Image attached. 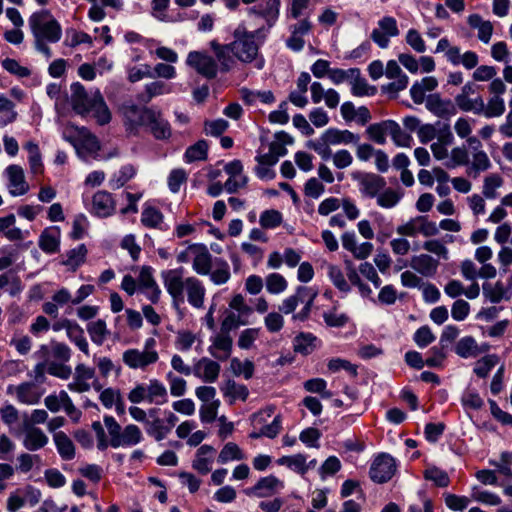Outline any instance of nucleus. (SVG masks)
<instances>
[{
    "mask_svg": "<svg viewBox=\"0 0 512 512\" xmlns=\"http://www.w3.org/2000/svg\"><path fill=\"white\" fill-rule=\"evenodd\" d=\"M467 23L472 29L477 30V37L481 42H490L494 30L490 21L484 20L479 14H471L467 18Z\"/></svg>",
    "mask_w": 512,
    "mask_h": 512,
    "instance_id": "obj_27",
    "label": "nucleus"
},
{
    "mask_svg": "<svg viewBox=\"0 0 512 512\" xmlns=\"http://www.w3.org/2000/svg\"><path fill=\"white\" fill-rule=\"evenodd\" d=\"M395 472V459L387 453H381L373 460L369 475L372 481L382 484L389 481Z\"/></svg>",
    "mask_w": 512,
    "mask_h": 512,
    "instance_id": "obj_9",
    "label": "nucleus"
},
{
    "mask_svg": "<svg viewBox=\"0 0 512 512\" xmlns=\"http://www.w3.org/2000/svg\"><path fill=\"white\" fill-rule=\"evenodd\" d=\"M146 433L153 437L156 441H161L166 438L169 433V427H165V420L161 418H154L148 420L145 424Z\"/></svg>",
    "mask_w": 512,
    "mask_h": 512,
    "instance_id": "obj_46",
    "label": "nucleus"
},
{
    "mask_svg": "<svg viewBox=\"0 0 512 512\" xmlns=\"http://www.w3.org/2000/svg\"><path fill=\"white\" fill-rule=\"evenodd\" d=\"M243 459H245V455L240 449V447L234 442H228L220 451L217 461L220 464H226L229 461Z\"/></svg>",
    "mask_w": 512,
    "mask_h": 512,
    "instance_id": "obj_50",
    "label": "nucleus"
},
{
    "mask_svg": "<svg viewBox=\"0 0 512 512\" xmlns=\"http://www.w3.org/2000/svg\"><path fill=\"white\" fill-rule=\"evenodd\" d=\"M262 29L255 32L246 31L245 27L239 26L234 31V41L231 42L233 55L242 63H254L258 70L264 67V59L258 58L259 45L255 41V37Z\"/></svg>",
    "mask_w": 512,
    "mask_h": 512,
    "instance_id": "obj_3",
    "label": "nucleus"
},
{
    "mask_svg": "<svg viewBox=\"0 0 512 512\" xmlns=\"http://www.w3.org/2000/svg\"><path fill=\"white\" fill-rule=\"evenodd\" d=\"M436 339V336L433 334L431 328L427 325L421 326L416 330L413 336L414 342L420 348H425L431 343H433Z\"/></svg>",
    "mask_w": 512,
    "mask_h": 512,
    "instance_id": "obj_64",
    "label": "nucleus"
},
{
    "mask_svg": "<svg viewBox=\"0 0 512 512\" xmlns=\"http://www.w3.org/2000/svg\"><path fill=\"white\" fill-rule=\"evenodd\" d=\"M284 487L282 481H280L274 475L262 477L258 482L251 488H247L244 492L248 496H256L259 498L269 497L273 495L278 489Z\"/></svg>",
    "mask_w": 512,
    "mask_h": 512,
    "instance_id": "obj_19",
    "label": "nucleus"
},
{
    "mask_svg": "<svg viewBox=\"0 0 512 512\" xmlns=\"http://www.w3.org/2000/svg\"><path fill=\"white\" fill-rule=\"evenodd\" d=\"M220 364L208 357H202L193 365L192 374L206 383H214L220 374Z\"/></svg>",
    "mask_w": 512,
    "mask_h": 512,
    "instance_id": "obj_17",
    "label": "nucleus"
},
{
    "mask_svg": "<svg viewBox=\"0 0 512 512\" xmlns=\"http://www.w3.org/2000/svg\"><path fill=\"white\" fill-rule=\"evenodd\" d=\"M95 378V369L83 363L75 367L73 380L67 385L72 392L83 393L91 389L90 381Z\"/></svg>",
    "mask_w": 512,
    "mask_h": 512,
    "instance_id": "obj_15",
    "label": "nucleus"
},
{
    "mask_svg": "<svg viewBox=\"0 0 512 512\" xmlns=\"http://www.w3.org/2000/svg\"><path fill=\"white\" fill-rule=\"evenodd\" d=\"M388 134L396 146L411 147L413 142L412 136L406 133L396 121L390 120V123H388Z\"/></svg>",
    "mask_w": 512,
    "mask_h": 512,
    "instance_id": "obj_40",
    "label": "nucleus"
},
{
    "mask_svg": "<svg viewBox=\"0 0 512 512\" xmlns=\"http://www.w3.org/2000/svg\"><path fill=\"white\" fill-rule=\"evenodd\" d=\"M351 178L357 182L361 196L369 199L376 198L387 185L384 177L372 172L353 171Z\"/></svg>",
    "mask_w": 512,
    "mask_h": 512,
    "instance_id": "obj_7",
    "label": "nucleus"
},
{
    "mask_svg": "<svg viewBox=\"0 0 512 512\" xmlns=\"http://www.w3.org/2000/svg\"><path fill=\"white\" fill-rule=\"evenodd\" d=\"M208 352L219 361H226L232 352L233 340L228 332H221L214 336Z\"/></svg>",
    "mask_w": 512,
    "mask_h": 512,
    "instance_id": "obj_18",
    "label": "nucleus"
},
{
    "mask_svg": "<svg viewBox=\"0 0 512 512\" xmlns=\"http://www.w3.org/2000/svg\"><path fill=\"white\" fill-rule=\"evenodd\" d=\"M260 225L265 229H274L282 222V214L274 209L265 210L260 215Z\"/></svg>",
    "mask_w": 512,
    "mask_h": 512,
    "instance_id": "obj_63",
    "label": "nucleus"
},
{
    "mask_svg": "<svg viewBox=\"0 0 512 512\" xmlns=\"http://www.w3.org/2000/svg\"><path fill=\"white\" fill-rule=\"evenodd\" d=\"M159 360L157 351L139 350L136 348L127 349L122 354L123 363L130 369L146 370L152 364Z\"/></svg>",
    "mask_w": 512,
    "mask_h": 512,
    "instance_id": "obj_11",
    "label": "nucleus"
},
{
    "mask_svg": "<svg viewBox=\"0 0 512 512\" xmlns=\"http://www.w3.org/2000/svg\"><path fill=\"white\" fill-rule=\"evenodd\" d=\"M388 123H390V120H386L380 123H374L368 126V128L366 129L368 137L377 144H385V135L386 133H388Z\"/></svg>",
    "mask_w": 512,
    "mask_h": 512,
    "instance_id": "obj_58",
    "label": "nucleus"
},
{
    "mask_svg": "<svg viewBox=\"0 0 512 512\" xmlns=\"http://www.w3.org/2000/svg\"><path fill=\"white\" fill-rule=\"evenodd\" d=\"M277 463L282 466H286L289 469L304 475L309 470L307 465L306 456L303 454H296L292 456H283L277 460Z\"/></svg>",
    "mask_w": 512,
    "mask_h": 512,
    "instance_id": "obj_38",
    "label": "nucleus"
},
{
    "mask_svg": "<svg viewBox=\"0 0 512 512\" xmlns=\"http://www.w3.org/2000/svg\"><path fill=\"white\" fill-rule=\"evenodd\" d=\"M22 445L28 451H38L48 444V436L31 423H22Z\"/></svg>",
    "mask_w": 512,
    "mask_h": 512,
    "instance_id": "obj_13",
    "label": "nucleus"
},
{
    "mask_svg": "<svg viewBox=\"0 0 512 512\" xmlns=\"http://www.w3.org/2000/svg\"><path fill=\"white\" fill-rule=\"evenodd\" d=\"M215 449L210 445H202L196 452L192 468L200 474H207L212 469Z\"/></svg>",
    "mask_w": 512,
    "mask_h": 512,
    "instance_id": "obj_24",
    "label": "nucleus"
},
{
    "mask_svg": "<svg viewBox=\"0 0 512 512\" xmlns=\"http://www.w3.org/2000/svg\"><path fill=\"white\" fill-rule=\"evenodd\" d=\"M143 440V435L137 425L129 424L122 430L114 448L135 446Z\"/></svg>",
    "mask_w": 512,
    "mask_h": 512,
    "instance_id": "obj_32",
    "label": "nucleus"
},
{
    "mask_svg": "<svg viewBox=\"0 0 512 512\" xmlns=\"http://www.w3.org/2000/svg\"><path fill=\"white\" fill-rule=\"evenodd\" d=\"M53 441L55 443L57 452L63 460L70 461L75 457L74 443L65 432H55L53 434Z\"/></svg>",
    "mask_w": 512,
    "mask_h": 512,
    "instance_id": "obj_29",
    "label": "nucleus"
},
{
    "mask_svg": "<svg viewBox=\"0 0 512 512\" xmlns=\"http://www.w3.org/2000/svg\"><path fill=\"white\" fill-rule=\"evenodd\" d=\"M71 105L75 113L86 116L92 113L99 125H106L111 121V112L99 90L90 94L80 82L70 86Z\"/></svg>",
    "mask_w": 512,
    "mask_h": 512,
    "instance_id": "obj_2",
    "label": "nucleus"
},
{
    "mask_svg": "<svg viewBox=\"0 0 512 512\" xmlns=\"http://www.w3.org/2000/svg\"><path fill=\"white\" fill-rule=\"evenodd\" d=\"M5 171L9 181V192L12 196H21L29 191V185L25 180L24 170L21 166L12 164Z\"/></svg>",
    "mask_w": 512,
    "mask_h": 512,
    "instance_id": "obj_20",
    "label": "nucleus"
},
{
    "mask_svg": "<svg viewBox=\"0 0 512 512\" xmlns=\"http://www.w3.org/2000/svg\"><path fill=\"white\" fill-rule=\"evenodd\" d=\"M317 294V291L311 287L299 286L293 295L282 301L281 305H279V311L288 315L293 313L299 304H303V308L295 313L292 319L294 321H306L310 316Z\"/></svg>",
    "mask_w": 512,
    "mask_h": 512,
    "instance_id": "obj_4",
    "label": "nucleus"
},
{
    "mask_svg": "<svg viewBox=\"0 0 512 512\" xmlns=\"http://www.w3.org/2000/svg\"><path fill=\"white\" fill-rule=\"evenodd\" d=\"M147 401L157 405L167 402V389L163 383L157 379H151L146 386Z\"/></svg>",
    "mask_w": 512,
    "mask_h": 512,
    "instance_id": "obj_35",
    "label": "nucleus"
},
{
    "mask_svg": "<svg viewBox=\"0 0 512 512\" xmlns=\"http://www.w3.org/2000/svg\"><path fill=\"white\" fill-rule=\"evenodd\" d=\"M352 78L354 80L352 82L351 92L354 96L362 97L374 95L376 93V88L374 86H370L366 79L360 77V74Z\"/></svg>",
    "mask_w": 512,
    "mask_h": 512,
    "instance_id": "obj_62",
    "label": "nucleus"
},
{
    "mask_svg": "<svg viewBox=\"0 0 512 512\" xmlns=\"http://www.w3.org/2000/svg\"><path fill=\"white\" fill-rule=\"evenodd\" d=\"M266 289L270 294H280L287 288L286 279L279 273H271L265 279Z\"/></svg>",
    "mask_w": 512,
    "mask_h": 512,
    "instance_id": "obj_60",
    "label": "nucleus"
},
{
    "mask_svg": "<svg viewBox=\"0 0 512 512\" xmlns=\"http://www.w3.org/2000/svg\"><path fill=\"white\" fill-rule=\"evenodd\" d=\"M221 391L224 397L229 398L231 404L238 399L245 401L249 395L248 388L245 385L236 383L234 380L226 381L221 387Z\"/></svg>",
    "mask_w": 512,
    "mask_h": 512,
    "instance_id": "obj_34",
    "label": "nucleus"
},
{
    "mask_svg": "<svg viewBox=\"0 0 512 512\" xmlns=\"http://www.w3.org/2000/svg\"><path fill=\"white\" fill-rule=\"evenodd\" d=\"M86 255L87 249L84 244H81L78 247L71 249L67 253V258L63 261V265L75 271L81 264L84 263Z\"/></svg>",
    "mask_w": 512,
    "mask_h": 512,
    "instance_id": "obj_53",
    "label": "nucleus"
},
{
    "mask_svg": "<svg viewBox=\"0 0 512 512\" xmlns=\"http://www.w3.org/2000/svg\"><path fill=\"white\" fill-rule=\"evenodd\" d=\"M469 164L468 173L474 178L491 167V161L485 151L473 153L472 161Z\"/></svg>",
    "mask_w": 512,
    "mask_h": 512,
    "instance_id": "obj_45",
    "label": "nucleus"
},
{
    "mask_svg": "<svg viewBox=\"0 0 512 512\" xmlns=\"http://www.w3.org/2000/svg\"><path fill=\"white\" fill-rule=\"evenodd\" d=\"M144 126L148 127L151 134L158 140L168 139L171 136L170 124L163 118L160 111L152 109Z\"/></svg>",
    "mask_w": 512,
    "mask_h": 512,
    "instance_id": "obj_22",
    "label": "nucleus"
},
{
    "mask_svg": "<svg viewBox=\"0 0 512 512\" xmlns=\"http://www.w3.org/2000/svg\"><path fill=\"white\" fill-rule=\"evenodd\" d=\"M29 25L36 40L56 43L61 39L62 28L48 10L32 14L29 18Z\"/></svg>",
    "mask_w": 512,
    "mask_h": 512,
    "instance_id": "obj_5",
    "label": "nucleus"
},
{
    "mask_svg": "<svg viewBox=\"0 0 512 512\" xmlns=\"http://www.w3.org/2000/svg\"><path fill=\"white\" fill-rule=\"evenodd\" d=\"M67 337L79 348V350H81L87 356L89 355V344L85 338L84 330L78 323L75 322L69 329Z\"/></svg>",
    "mask_w": 512,
    "mask_h": 512,
    "instance_id": "obj_55",
    "label": "nucleus"
},
{
    "mask_svg": "<svg viewBox=\"0 0 512 512\" xmlns=\"http://www.w3.org/2000/svg\"><path fill=\"white\" fill-rule=\"evenodd\" d=\"M24 148L27 150L29 154L28 162L31 172L33 174L42 173L43 163L38 145L33 141H29L25 144Z\"/></svg>",
    "mask_w": 512,
    "mask_h": 512,
    "instance_id": "obj_47",
    "label": "nucleus"
},
{
    "mask_svg": "<svg viewBox=\"0 0 512 512\" xmlns=\"http://www.w3.org/2000/svg\"><path fill=\"white\" fill-rule=\"evenodd\" d=\"M439 262L429 254H420L411 259V267L423 276H433L438 268Z\"/></svg>",
    "mask_w": 512,
    "mask_h": 512,
    "instance_id": "obj_28",
    "label": "nucleus"
},
{
    "mask_svg": "<svg viewBox=\"0 0 512 512\" xmlns=\"http://www.w3.org/2000/svg\"><path fill=\"white\" fill-rule=\"evenodd\" d=\"M330 145L332 144L328 142L325 132L322 133L320 138L309 140L306 143V147L314 150L323 160H328L332 156Z\"/></svg>",
    "mask_w": 512,
    "mask_h": 512,
    "instance_id": "obj_51",
    "label": "nucleus"
},
{
    "mask_svg": "<svg viewBox=\"0 0 512 512\" xmlns=\"http://www.w3.org/2000/svg\"><path fill=\"white\" fill-rule=\"evenodd\" d=\"M172 85H169L163 81H153L150 83H147L144 86V90L137 94V100L138 102L142 104H148L151 102V100L157 96L170 94L172 93Z\"/></svg>",
    "mask_w": 512,
    "mask_h": 512,
    "instance_id": "obj_25",
    "label": "nucleus"
},
{
    "mask_svg": "<svg viewBox=\"0 0 512 512\" xmlns=\"http://www.w3.org/2000/svg\"><path fill=\"white\" fill-rule=\"evenodd\" d=\"M327 274L333 285L340 292L348 294L351 291L349 282L346 280L344 273L338 266L332 264L329 265Z\"/></svg>",
    "mask_w": 512,
    "mask_h": 512,
    "instance_id": "obj_49",
    "label": "nucleus"
},
{
    "mask_svg": "<svg viewBox=\"0 0 512 512\" xmlns=\"http://www.w3.org/2000/svg\"><path fill=\"white\" fill-rule=\"evenodd\" d=\"M401 197L402 195L397 191L385 187L384 190L379 192L378 196H376V202L378 206L390 209L399 203Z\"/></svg>",
    "mask_w": 512,
    "mask_h": 512,
    "instance_id": "obj_57",
    "label": "nucleus"
},
{
    "mask_svg": "<svg viewBox=\"0 0 512 512\" xmlns=\"http://www.w3.org/2000/svg\"><path fill=\"white\" fill-rule=\"evenodd\" d=\"M231 54H233L231 44L218 45L216 47V57L220 62L221 70L224 72L231 70L235 64V60Z\"/></svg>",
    "mask_w": 512,
    "mask_h": 512,
    "instance_id": "obj_59",
    "label": "nucleus"
},
{
    "mask_svg": "<svg viewBox=\"0 0 512 512\" xmlns=\"http://www.w3.org/2000/svg\"><path fill=\"white\" fill-rule=\"evenodd\" d=\"M504 112V99L498 95H494L488 100L487 105L484 104V112H482L481 115L486 118H494L503 115Z\"/></svg>",
    "mask_w": 512,
    "mask_h": 512,
    "instance_id": "obj_56",
    "label": "nucleus"
},
{
    "mask_svg": "<svg viewBox=\"0 0 512 512\" xmlns=\"http://www.w3.org/2000/svg\"><path fill=\"white\" fill-rule=\"evenodd\" d=\"M87 332L89 333L92 342L97 345H102L109 335L107 324L103 319L90 322L87 325Z\"/></svg>",
    "mask_w": 512,
    "mask_h": 512,
    "instance_id": "obj_42",
    "label": "nucleus"
},
{
    "mask_svg": "<svg viewBox=\"0 0 512 512\" xmlns=\"http://www.w3.org/2000/svg\"><path fill=\"white\" fill-rule=\"evenodd\" d=\"M161 279L171 297L173 308L179 309L184 303V291L187 294V301L192 307L203 308L206 289L198 278L194 276L184 278L183 268H174L163 270Z\"/></svg>",
    "mask_w": 512,
    "mask_h": 512,
    "instance_id": "obj_1",
    "label": "nucleus"
},
{
    "mask_svg": "<svg viewBox=\"0 0 512 512\" xmlns=\"http://www.w3.org/2000/svg\"><path fill=\"white\" fill-rule=\"evenodd\" d=\"M426 109L439 118L448 119L456 115L457 108L450 99H443L439 94H430L426 98Z\"/></svg>",
    "mask_w": 512,
    "mask_h": 512,
    "instance_id": "obj_16",
    "label": "nucleus"
},
{
    "mask_svg": "<svg viewBox=\"0 0 512 512\" xmlns=\"http://www.w3.org/2000/svg\"><path fill=\"white\" fill-rule=\"evenodd\" d=\"M77 155L86 160L93 157L100 150V144L97 137L91 133H84L78 139L71 141Z\"/></svg>",
    "mask_w": 512,
    "mask_h": 512,
    "instance_id": "obj_21",
    "label": "nucleus"
},
{
    "mask_svg": "<svg viewBox=\"0 0 512 512\" xmlns=\"http://www.w3.org/2000/svg\"><path fill=\"white\" fill-rule=\"evenodd\" d=\"M88 211L98 218L110 217L116 212V200L112 193L99 190L92 196Z\"/></svg>",
    "mask_w": 512,
    "mask_h": 512,
    "instance_id": "obj_12",
    "label": "nucleus"
},
{
    "mask_svg": "<svg viewBox=\"0 0 512 512\" xmlns=\"http://www.w3.org/2000/svg\"><path fill=\"white\" fill-rule=\"evenodd\" d=\"M455 352L462 358L475 357L478 354V345L472 336L461 338L455 347Z\"/></svg>",
    "mask_w": 512,
    "mask_h": 512,
    "instance_id": "obj_48",
    "label": "nucleus"
},
{
    "mask_svg": "<svg viewBox=\"0 0 512 512\" xmlns=\"http://www.w3.org/2000/svg\"><path fill=\"white\" fill-rule=\"evenodd\" d=\"M213 266L215 269H211L210 273L208 274L210 276V280L215 285H222L227 283L231 277L230 266L228 262L221 258H216Z\"/></svg>",
    "mask_w": 512,
    "mask_h": 512,
    "instance_id": "obj_36",
    "label": "nucleus"
},
{
    "mask_svg": "<svg viewBox=\"0 0 512 512\" xmlns=\"http://www.w3.org/2000/svg\"><path fill=\"white\" fill-rule=\"evenodd\" d=\"M208 153V144L205 140H199L188 147L184 153V161L192 163L195 161L206 160Z\"/></svg>",
    "mask_w": 512,
    "mask_h": 512,
    "instance_id": "obj_44",
    "label": "nucleus"
},
{
    "mask_svg": "<svg viewBox=\"0 0 512 512\" xmlns=\"http://www.w3.org/2000/svg\"><path fill=\"white\" fill-rule=\"evenodd\" d=\"M186 64L207 79L217 76L218 66L215 59L206 52L191 51L186 58Z\"/></svg>",
    "mask_w": 512,
    "mask_h": 512,
    "instance_id": "obj_10",
    "label": "nucleus"
},
{
    "mask_svg": "<svg viewBox=\"0 0 512 512\" xmlns=\"http://www.w3.org/2000/svg\"><path fill=\"white\" fill-rule=\"evenodd\" d=\"M38 245L40 249L47 254L58 252L60 246V229L58 227L45 228L39 236Z\"/></svg>",
    "mask_w": 512,
    "mask_h": 512,
    "instance_id": "obj_26",
    "label": "nucleus"
},
{
    "mask_svg": "<svg viewBox=\"0 0 512 512\" xmlns=\"http://www.w3.org/2000/svg\"><path fill=\"white\" fill-rule=\"evenodd\" d=\"M164 216L162 212L152 206H146L143 208L142 214H141V223L147 227V228H158L163 230L162 223H163Z\"/></svg>",
    "mask_w": 512,
    "mask_h": 512,
    "instance_id": "obj_41",
    "label": "nucleus"
},
{
    "mask_svg": "<svg viewBox=\"0 0 512 512\" xmlns=\"http://www.w3.org/2000/svg\"><path fill=\"white\" fill-rule=\"evenodd\" d=\"M496 355H486L475 363L474 373L480 377L485 378L488 376L492 368L497 364Z\"/></svg>",
    "mask_w": 512,
    "mask_h": 512,
    "instance_id": "obj_61",
    "label": "nucleus"
},
{
    "mask_svg": "<svg viewBox=\"0 0 512 512\" xmlns=\"http://www.w3.org/2000/svg\"><path fill=\"white\" fill-rule=\"evenodd\" d=\"M152 108L139 107L134 103H124L120 112L123 117V124L129 134L137 135L139 129L147 123Z\"/></svg>",
    "mask_w": 512,
    "mask_h": 512,
    "instance_id": "obj_6",
    "label": "nucleus"
},
{
    "mask_svg": "<svg viewBox=\"0 0 512 512\" xmlns=\"http://www.w3.org/2000/svg\"><path fill=\"white\" fill-rule=\"evenodd\" d=\"M192 268L198 275H208L213 267L212 255L204 244H191Z\"/></svg>",
    "mask_w": 512,
    "mask_h": 512,
    "instance_id": "obj_14",
    "label": "nucleus"
},
{
    "mask_svg": "<svg viewBox=\"0 0 512 512\" xmlns=\"http://www.w3.org/2000/svg\"><path fill=\"white\" fill-rule=\"evenodd\" d=\"M482 289L483 295L494 304L501 302L506 295V289L500 281L495 284L484 283Z\"/></svg>",
    "mask_w": 512,
    "mask_h": 512,
    "instance_id": "obj_52",
    "label": "nucleus"
},
{
    "mask_svg": "<svg viewBox=\"0 0 512 512\" xmlns=\"http://www.w3.org/2000/svg\"><path fill=\"white\" fill-rule=\"evenodd\" d=\"M280 0H268L265 7L257 6L249 9L250 14H257L264 17L268 29L277 21L279 14Z\"/></svg>",
    "mask_w": 512,
    "mask_h": 512,
    "instance_id": "obj_31",
    "label": "nucleus"
},
{
    "mask_svg": "<svg viewBox=\"0 0 512 512\" xmlns=\"http://www.w3.org/2000/svg\"><path fill=\"white\" fill-rule=\"evenodd\" d=\"M397 234L407 237H415L422 234L425 237H431L438 234L439 229L435 222L429 221L426 216H416L409 219L406 223L397 226Z\"/></svg>",
    "mask_w": 512,
    "mask_h": 512,
    "instance_id": "obj_8",
    "label": "nucleus"
},
{
    "mask_svg": "<svg viewBox=\"0 0 512 512\" xmlns=\"http://www.w3.org/2000/svg\"><path fill=\"white\" fill-rule=\"evenodd\" d=\"M455 105L464 112H472L481 115L484 112V100L481 96L471 97H455Z\"/></svg>",
    "mask_w": 512,
    "mask_h": 512,
    "instance_id": "obj_39",
    "label": "nucleus"
},
{
    "mask_svg": "<svg viewBox=\"0 0 512 512\" xmlns=\"http://www.w3.org/2000/svg\"><path fill=\"white\" fill-rule=\"evenodd\" d=\"M135 175H136V168L133 165H131V164L124 165L111 176V178L109 180V186L113 190L120 189L129 180H131Z\"/></svg>",
    "mask_w": 512,
    "mask_h": 512,
    "instance_id": "obj_37",
    "label": "nucleus"
},
{
    "mask_svg": "<svg viewBox=\"0 0 512 512\" xmlns=\"http://www.w3.org/2000/svg\"><path fill=\"white\" fill-rule=\"evenodd\" d=\"M326 134V138L329 143L332 145H339V144H358L360 140V136L358 134H355L349 130H340L337 128H329L326 131H324Z\"/></svg>",
    "mask_w": 512,
    "mask_h": 512,
    "instance_id": "obj_30",
    "label": "nucleus"
},
{
    "mask_svg": "<svg viewBox=\"0 0 512 512\" xmlns=\"http://www.w3.org/2000/svg\"><path fill=\"white\" fill-rule=\"evenodd\" d=\"M15 393L17 400L26 405H34L40 401L41 394L38 392L37 388L33 383L24 382L18 386H9L8 393Z\"/></svg>",
    "mask_w": 512,
    "mask_h": 512,
    "instance_id": "obj_23",
    "label": "nucleus"
},
{
    "mask_svg": "<svg viewBox=\"0 0 512 512\" xmlns=\"http://www.w3.org/2000/svg\"><path fill=\"white\" fill-rule=\"evenodd\" d=\"M248 318L249 316L247 315H242L241 313H237L231 310L228 311L221 323V332L230 333L232 330H235L240 326L249 324Z\"/></svg>",
    "mask_w": 512,
    "mask_h": 512,
    "instance_id": "obj_43",
    "label": "nucleus"
},
{
    "mask_svg": "<svg viewBox=\"0 0 512 512\" xmlns=\"http://www.w3.org/2000/svg\"><path fill=\"white\" fill-rule=\"evenodd\" d=\"M317 342L318 339L315 335L309 332H302L294 338L293 349L296 353L309 355L316 349Z\"/></svg>",
    "mask_w": 512,
    "mask_h": 512,
    "instance_id": "obj_33",
    "label": "nucleus"
},
{
    "mask_svg": "<svg viewBox=\"0 0 512 512\" xmlns=\"http://www.w3.org/2000/svg\"><path fill=\"white\" fill-rule=\"evenodd\" d=\"M470 163L469 152L465 145L454 147L450 153V160L445 163L447 168L466 166Z\"/></svg>",
    "mask_w": 512,
    "mask_h": 512,
    "instance_id": "obj_54",
    "label": "nucleus"
}]
</instances>
